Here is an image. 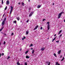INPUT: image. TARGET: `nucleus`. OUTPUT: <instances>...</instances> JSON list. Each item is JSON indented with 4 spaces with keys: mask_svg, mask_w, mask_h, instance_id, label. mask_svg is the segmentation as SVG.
Segmentation results:
<instances>
[{
    "mask_svg": "<svg viewBox=\"0 0 65 65\" xmlns=\"http://www.w3.org/2000/svg\"><path fill=\"white\" fill-rule=\"evenodd\" d=\"M44 48H42L41 50V51H44Z\"/></svg>",
    "mask_w": 65,
    "mask_h": 65,
    "instance_id": "nucleus-13",
    "label": "nucleus"
},
{
    "mask_svg": "<svg viewBox=\"0 0 65 65\" xmlns=\"http://www.w3.org/2000/svg\"><path fill=\"white\" fill-rule=\"evenodd\" d=\"M1 45V43L0 42V45Z\"/></svg>",
    "mask_w": 65,
    "mask_h": 65,
    "instance_id": "nucleus-55",
    "label": "nucleus"
},
{
    "mask_svg": "<svg viewBox=\"0 0 65 65\" xmlns=\"http://www.w3.org/2000/svg\"><path fill=\"white\" fill-rule=\"evenodd\" d=\"M33 46L32 44H31L30 45V46Z\"/></svg>",
    "mask_w": 65,
    "mask_h": 65,
    "instance_id": "nucleus-34",
    "label": "nucleus"
},
{
    "mask_svg": "<svg viewBox=\"0 0 65 65\" xmlns=\"http://www.w3.org/2000/svg\"><path fill=\"white\" fill-rule=\"evenodd\" d=\"M1 8V6H0V8Z\"/></svg>",
    "mask_w": 65,
    "mask_h": 65,
    "instance_id": "nucleus-58",
    "label": "nucleus"
},
{
    "mask_svg": "<svg viewBox=\"0 0 65 65\" xmlns=\"http://www.w3.org/2000/svg\"><path fill=\"white\" fill-rule=\"evenodd\" d=\"M5 15L4 14L3 15V17H4Z\"/></svg>",
    "mask_w": 65,
    "mask_h": 65,
    "instance_id": "nucleus-47",
    "label": "nucleus"
},
{
    "mask_svg": "<svg viewBox=\"0 0 65 65\" xmlns=\"http://www.w3.org/2000/svg\"><path fill=\"white\" fill-rule=\"evenodd\" d=\"M47 24L48 25H49V24H50V22H47Z\"/></svg>",
    "mask_w": 65,
    "mask_h": 65,
    "instance_id": "nucleus-31",
    "label": "nucleus"
},
{
    "mask_svg": "<svg viewBox=\"0 0 65 65\" xmlns=\"http://www.w3.org/2000/svg\"><path fill=\"white\" fill-rule=\"evenodd\" d=\"M58 62H57L56 63V65H60V64L58 63Z\"/></svg>",
    "mask_w": 65,
    "mask_h": 65,
    "instance_id": "nucleus-19",
    "label": "nucleus"
},
{
    "mask_svg": "<svg viewBox=\"0 0 65 65\" xmlns=\"http://www.w3.org/2000/svg\"><path fill=\"white\" fill-rule=\"evenodd\" d=\"M21 22H22V21H21Z\"/></svg>",
    "mask_w": 65,
    "mask_h": 65,
    "instance_id": "nucleus-57",
    "label": "nucleus"
},
{
    "mask_svg": "<svg viewBox=\"0 0 65 65\" xmlns=\"http://www.w3.org/2000/svg\"><path fill=\"white\" fill-rule=\"evenodd\" d=\"M33 49V48H31V50H32Z\"/></svg>",
    "mask_w": 65,
    "mask_h": 65,
    "instance_id": "nucleus-54",
    "label": "nucleus"
},
{
    "mask_svg": "<svg viewBox=\"0 0 65 65\" xmlns=\"http://www.w3.org/2000/svg\"><path fill=\"white\" fill-rule=\"evenodd\" d=\"M17 65H20V63H19V62H17Z\"/></svg>",
    "mask_w": 65,
    "mask_h": 65,
    "instance_id": "nucleus-21",
    "label": "nucleus"
},
{
    "mask_svg": "<svg viewBox=\"0 0 65 65\" xmlns=\"http://www.w3.org/2000/svg\"><path fill=\"white\" fill-rule=\"evenodd\" d=\"M25 65H27V63L26 62H25Z\"/></svg>",
    "mask_w": 65,
    "mask_h": 65,
    "instance_id": "nucleus-28",
    "label": "nucleus"
},
{
    "mask_svg": "<svg viewBox=\"0 0 65 65\" xmlns=\"http://www.w3.org/2000/svg\"><path fill=\"white\" fill-rule=\"evenodd\" d=\"M2 4H3V0H2Z\"/></svg>",
    "mask_w": 65,
    "mask_h": 65,
    "instance_id": "nucleus-30",
    "label": "nucleus"
},
{
    "mask_svg": "<svg viewBox=\"0 0 65 65\" xmlns=\"http://www.w3.org/2000/svg\"><path fill=\"white\" fill-rule=\"evenodd\" d=\"M42 27H41L40 28V30H42Z\"/></svg>",
    "mask_w": 65,
    "mask_h": 65,
    "instance_id": "nucleus-37",
    "label": "nucleus"
},
{
    "mask_svg": "<svg viewBox=\"0 0 65 65\" xmlns=\"http://www.w3.org/2000/svg\"><path fill=\"white\" fill-rule=\"evenodd\" d=\"M56 37H55L53 40L52 42H53L55 39H56Z\"/></svg>",
    "mask_w": 65,
    "mask_h": 65,
    "instance_id": "nucleus-18",
    "label": "nucleus"
},
{
    "mask_svg": "<svg viewBox=\"0 0 65 65\" xmlns=\"http://www.w3.org/2000/svg\"><path fill=\"white\" fill-rule=\"evenodd\" d=\"M45 20V19H43V21H44Z\"/></svg>",
    "mask_w": 65,
    "mask_h": 65,
    "instance_id": "nucleus-39",
    "label": "nucleus"
},
{
    "mask_svg": "<svg viewBox=\"0 0 65 65\" xmlns=\"http://www.w3.org/2000/svg\"><path fill=\"white\" fill-rule=\"evenodd\" d=\"M62 55H61L60 56V58H62Z\"/></svg>",
    "mask_w": 65,
    "mask_h": 65,
    "instance_id": "nucleus-48",
    "label": "nucleus"
},
{
    "mask_svg": "<svg viewBox=\"0 0 65 65\" xmlns=\"http://www.w3.org/2000/svg\"><path fill=\"white\" fill-rule=\"evenodd\" d=\"M20 51H22V48H21L20 50Z\"/></svg>",
    "mask_w": 65,
    "mask_h": 65,
    "instance_id": "nucleus-46",
    "label": "nucleus"
},
{
    "mask_svg": "<svg viewBox=\"0 0 65 65\" xmlns=\"http://www.w3.org/2000/svg\"><path fill=\"white\" fill-rule=\"evenodd\" d=\"M1 54L0 53V58L1 57Z\"/></svg>",
    "mask_w": 65,
    "mask_h": 65,
    "instance_id": "nucleus-43",
    "label": "nucleus"
},
{
    "mask_svg": "<svg viewBox=\"0 0 65 65\" xmlns=\"http://www.w3.org/2000/svg\"><path fill=\"white\" fill-rule=\"evenodd\" d=\"M48 65H50V63H49L48 64Z\"/></svg>",
    "mask_w": 65,
    "mask_h": 65,
    "instance_id": "nucleus-51",
    "label": "nucleus"
},
{
    "mask_svg": "<svg viewBox=\"0 0 65 65\" xmlns=\"http://www.w3.org/2000/svg\"><path fill=\"white\" fill-rule=\"evenodd\" d=\"M27 53H28V51H27L25 52V54H27Z\"/></svg>",
    "mask_w": 65,
    "mask_h": 65,
    "instance_id": "nucleus-22",
    "label": "nucleus"
},
{
    "mask_svg": "<svg viewBox=\"0 0 65 65\" xmlns=\"http://www.w3.org/2000/svg\"><path fill=\"white\" fill-rule=\"evenodd\" d=\"M13 24L14 23L15 24H16L17 23V21H13Z\"/></svg>",
    "mask_w": 65,
    "mask_h": 65,
    "instance_id": "nucleus-11",
    "label": "nucleus"
},
{
    "mask_svg": "<svg viewBox=\"0 0 65 65\" xmlns=\"http://www.w3.org/2000/svg\"><path fill=\"white\" fill-rule=\"evenodd\" d=\"M14 34H13V33H12V34L11 35H14Z\"/></svg>",
    "mask_w": 65,
    "mask_h": 65,
    "instance_id": "nucleus-38",
    "label": "nucleus"
},
{
    "mask_svg": "<svg viewBox=\"0 0 65 65\" xmlns=\"http://www.w3.org/2000/svg\"><path fill=\"white\" fill-rule=\"evenodd\" d=\"M64 57H63V58L61 60V61H63V60H64Z\"/></svg>",
    "mask_w": 65,
    "mask_h": 65,
    "instance_id": "nucleus-23",
    "label": "nucleus"
},
{
    "mask_svg": "<svg viewBox=\"0 0 65 65\" xmlns=\"http://www.w3.org/2000/svg\"><path fill=\"white\" fill-rule=\"evenodd\" d=\"M24 38H22V40H24Z\"/></svg>",
    "mask_w": 65,
    "mask_h": 65,
    "instance_id": "nucleus-49",
    "label": "nucleus"
},
{
    "mask_svg": "<svg viewBox=\"0 0 65 65\" xmlns=\"http://www.w3.org/2000/svg\"><path fill=\"white\" fill-rule=\"evenodd\" d=\"M3 28H4V27H3L1 28V29H0V32L1 31H2V30H3Z\"/></svg>",
    "mask_w": 65,
    "mask_h": 65,
    "instance_id": "nucleus-8",
    "label": "nucleus"
},
{
    "mask_svg": "<svg viewBox=\"0 0 65 65\" xmlns=\"http://www.w3.org/2000/svg\"><path fill=\"white\" fill-rule=\"evenodd\" d=\"M6 43V42H5V41H4V45H5V43Z\"/></svg>",
    "mask_w": 65,
    "mask_h": 65,
    "instance_id": "nucleus-29",
    "label": "nucleus"
},
{
    "mask_svg": "<svg viewBox=\"0 0 65 65\" xmlns=\"http://www.w3.org/2000/svg\"><path fill=\"white\" fill-rule=\"evenodd\" d=\"M6 9H7V6H6V8H5V10H6Z\"/></svg>",
    "mask_w": 65,
    "mask_h": 65,
    "instance_id": "nucleus-35",
    "label": "nucleus"
},
{
    "mask_svg": "<svg viewBox=\"0 0 65 65\" xmlns=\"http://www.w3.org/2000/svg\"><path fill=\"white\" fill-rule=\"evenodd\" d=\"M3 36H4V37H6V34L5 33H3Z\"/></svg>",
    "mask_w": 65,
    "mask_h": 65,
    "instance_id": "nucleus-9",
    "label": "nucleus"
},
{
    "mask_svg": "<svg viewBox=\"0 0 65 65\" xmlns=\"http://www.w3.org/2000/svg\"><path fill=\"white\" fill-rule=\"evenodd\" d=\"M50 25H48V26H47V28H48V30H49L50 29Z\"/></svg>",
    "mask_w": 65,
    "mask_h": 65,
    "instance_id": "nucleus-7",
    "label": "nucleus"
},
{
    "mask_svg": "<svg viewBox=\"0 0 65 65\" xmlns=\"http://www.w3.org/2000/svg\"><path fill=\"white\" fill-rule=\"evenodd\" d=\"M62 34H61L60 36H59V37H61V36H62Z\"/></svg>",
    "mask_w": 65,
    "mask_h": 65,
    "instance_id": "nucleus-33",
    "label": "nucleus"
},
{
    "mask_svg": "<svg viewBox=\"0 0 65 65\" xmlns=\"http://www.w3.org/2000/svg\"><path fill=\"white\" fill-rule=\"evenodd\" d=\"M31 8L30 7L29 8V10H31Z\"/></svg>",
    "mask_w": 65,
    "mask_h": 65,
    "instance_id": "nucleus-36",
    "label": "nucleus"
},
{
    "mask_svg": "<svg viewBox=\"0 0 65 65\" xmlns=\"http://www.w3.org/2000/svg\"><path fill=\"white\" fill-rule=\"evenodd\" d=\"M60 53H61V50H60L58 52V54H60Z\"/></svg>",
    "mask_w": 65,
    "mask_h": 65,
    "instance_id": "nucleus-12",
    "label": "nucleus"
},
{
    "mask_svg": "<svg viewBox=\"0 0 65 65\" xmlns=\"http://www.w3.org/2000/svg\"><path fill=\"white\" fill-rule=\"evenodd\" d=\"M9 1H7L6 2V4H7V5H9Z\"/></svg>",
    "mask_w": 65,
    "mask_h": 65,
    "instance_id": "nucleus-6",
    "label": "nucleus"
},
{
    "mask_svg": "<svg viewBox=\"0 0 65 65\" xmlns=\"http://www.w3.org/2000/svg\"><path fill=\"white\" fill-rule=\"evenodd\" d=\"M64 22H65V20H64Z\"/></svg>",
    "mask_w": 65,
    "mask_h": 65,
    "instance_id": "nucleus-53",
    "label": "nucleus"
},
{
    "mask_svg": "<svg viewBox=\"0 0 65 65\" xmlns=\"http://www.w3.org/2000/svg\"><path fill=\"white\" fill-rule=\"evenodd\" d=\"M1 45V43L0 42V45Z\"/></svg>",
    "mask_w": 65,
    "mask_h": 65,
    "instance_id": "nucleus-56",
    "label": "nucleus"
},
{
    "mask_svg": "<svg viewBox=\"0 0 65 65\" xmlns=\"http://www.w3.org/2000/svg\"><path fill=\"white\" fill-rule=\"evenodd\" d=\"M22 4L23 6H24V5H25V4H24V2H23L22 3Z\"/></svg>",
    "mask_w": 65,
    "mask_h": 65,
    "instance_id": "nucleus-17",
    "label": "nucleus"
},
{
    "mask_svg": "<svg viewBox=\"0 0 65 65\" xmlns=\"http://www.w3.org/2000/svg\"><path fill=\"white\" fill-rule=\"evenodd\" d=\"M38 27V25H37L34 29V30H35L37 29V28Z\"/></svg>",
    "mask_w": 65,
    "mask_h": 65,
    "instance_id": "nucleus-5",
    "label": "nucleus"
},
{
    "mask_svg": "<svg viewBox=\"0 0 65 65\" xmlns=\"http://www.w3.org/2000/svg\"><path fill=\"white\" fill-rule=\"evenodd\" d=\"M53 5H55V3H53Z\"/></svg>",
    "mask_w": 65,
    "mask_h": 65,
    "instance_id": "nucleus-45",
    "label": "nucleus"
},
{
    "mask_svg": "<svg viewBox=\"0 0 65 65\" xmlns=\"http://www.w3.org/2000/svg\"><path fill=\"white\" fill-rule=\"evenodd\" d=\"M29 19L27 20V21L26 23H28V22H29Z\"/></svg>",
    "mask_w": 65,
    "mask_h": 65,
    "instance_id": "nucleus-25",
    "label": "nucleus"
},
{
    "mask_svg": "<svg viewBox=\"0 0 65 65\" xmlns=\"http://www.w3.org/2000/svg\"><path fill=\"white\" fill-rule=\"evenodd\" d=\"M56 36V34H55V35H54V36Z\"/></svg>",
    "mask_w": 65,
    "mask_h": 65,
    "instance_id": "nucleus-50",
    "label": "nucleus"
},
{
    "mask_svg": "<svg viewBox=\"0 0 65 65\" xmlns=\"http://www.w3.org/2000/svg\"><path fill=\"white\" fill-rule=\"evenodd\" d=\"M24 39H26V37H24Z\"/></svg>",
    "mask_w": 65,
    "mask_h": 65,
    "instance_id": "nucleus-40",
    "label": "nucleus"
},
{
    "mask_svg": "<svg viewBox=\"0 0 65 65\" xmlns=\"http://www.w3.org/2000/svg\"><path fill=\"white\" fill-rule=\"evenodd\" d=\"M9 58H10V57H9V56H8L7 59H9Z\"/></svg>",
    "mask_w": 65,
    "mask_h": 65,
    "instance_id": "nucleus-32",
    "label": "nucleus"
},
{
    "mask_svg": "<svg viewBox=\"0 0 65 65\" xmlns=\"http://www.w3.org/2000/svg\"><path fill=\"white\" fill-rule=\"evenodd\" d=\"M62 30H60V31L59 32L61 33V32H62Z\"/></svg>",
    "mask_w": 65,
    "mask_h": 65,
    "instance_id": "nucleus-41",
    "label": "nucleus"
},
{
    "mask_svg": "<svg viewBox=\"0 0 65 65\" xmlns=\"http://www.w3.org/2000/svg\"><path fill=\"white\" fill-rule=\"evenodd\" d=\"M6 18H5V19L2 22V25L3 27V26H4V24H5V21H6Z\"/></svg>",
    "mask_w": 65,
    "mask_h": 65,
    "instance_id": "nucleus-1",
    "label": "nucleus"
},
{
    "mask_svg": "<svg viewBox=\"0 0 65 65\" xmlns=\"http://www.w3.org/2000/svg\"><path fill=\"white\" fill-rule=\"evenodd\" d=\"M63 13V12H62L58 14V19H59L61 17V16Z\"/></svg>",
    "mask_w": 65,
    "mask_h": 65,
    "instance_id": "nucleus-2",
    "label": "nucleus"
},
{
    "mask_svg": "<svg viewBox=\"0 0 65 65\" xmlns=\"http://www.w3.org/2000/svg\"><path fill=\"white\" fill-rule=\"evenodd\" d=\"M56 42H57V43H59V41H56Z\"/></svg>",
    "mask_w": 65,
    "mask_h": 65,
    "instance_id": "nucleus-27",
    "label": "nucleus"
},
{
    "mask_svg": "<svg viewBox=\"0 0 65 65\" xmlns=\"http://www.w3.org/2000/svg\"><path fill=\"white\" fill-rule=\"evenodd\" d=\"M29 58H30V57L29 56H26V59Z\"/></svg>",
    "mask_w": 65,
    "mask_h": 65,
    "instance_id": "nucleus-16",
    "label": "nucleus"
},
{
    "mask_svg": "<svg viewBox=\"0 0 65 65\" xmlns=\"http://www.w3.org/2000/svg\"><path fill=\"white\" fill-rule=\"evenodd\" d=\"M19 5H20L21 4V3H19Z\"/></svg>",
    "mask_w": 65,
    "mask_h": 65,
    "instance_id": "nucleus-42",
    "label": "nucleus"
},
{
    "mask_svg": "<svg viewBox=\"0 0 65 65\" xmlns=\"http://www.w3.org/2000/svg\"><path fill=\"white\" fill-rule=\"evenodd\" d=\"M4 53H2V54H1V56H4Z\"/></svg>",
    "mask_w": 65,
    "mask_h": 65,
    "instance_id": "nucleus-26",
    "label": "nucleus"
},
{
    "mask_svg": "<svg viewBox=\"0 0 65 65\" xmlns=\"http://www.w3.org/2000/svg\"><path fill=\"white\" fill-rule=\"evenodd\" d=\"M40 7H41V5H39V6H38L37 8H40Z\"/></svg>",
    "mask_w": 65,
    "mask_h": 65,
    "instance_id": "nucleus-14",
    "label": "nucleus"
},
{
    "mask_svg": "<svg viewBox=\"0 0 65 65\" xmlns=\"http://www.w3.org/2000/svg\"><path fill=\"white\" fill-rule=\"evenodd\" d=\"M11 10L10 11V14H11V12H12V11H13V7L11 6Z\"/></svg>",
    "mask_w": 65,
    "mask_h": 65,
    "instance_id": "nucleus-3",
    "label": "nucleus"
},
{
    "mask_svg": "<svg viewBox=\"0 0 65 65\" xmlns=\"http://www.w3.org/2000/svg\"><path fill=\"white\" fill-rule=\"evenodd\" d=\"M29 34V31H27L26 32V35H28V34Z\"/></svg>",
    "mask_w": 65,
    "mask_h": 65,
    "instance_id": "nucleus-10",
    "label": "nucleus"
},
{
    "mask_svg": "<svg viewBox=\"0 0 65 65\" xmlns=\"http://www.w3.org/2000/svg\"><path fill=\"white\" fill-rule=\"evenodd\" d=\"M34 50H32V54H34Z\"/></svg>",
    "mask_w": 65,
    "mask_h": 65,
    "instance_id": "nucleus-20",
    "label": "nucleus"
},
{
    "mask_svg": "<svg viewBox=\"0 0 65 65\" xmlns=\"http://www.w3.org/2000/svg\"><path fill=\"white\" fill-rule=\"evenodd\" d=\"M33 12H31L29 15V17H30L31 16H32V15L33 14Z\"/></svg>",
    "mask_w": 65,
    "mask_h": 65,
    "instance_id": "nucleus-4",
    "label": "nucleus"
},
{
    "mask_svg": "<svg viewBox=\"0 0 65 65\" xmlns=\"http://www.w3.org/2000/svg\"><path fill=\"white\" fill-rule=\"evenodd\" d=\"M17 19L18 20V21H19L20 20V17H18L17 18Z\"/></svg>",
    "mask_w": 65,
    "mask_h": 65,
    "instance_id": "nucleus-15",
    "label": "nucleus"
},
{
    "mask_svg": "<svg viewBox=\"0 0 65 65\" xmlns=\"http://www.w3.org/2000/svg\"><path fill=\"white\" fill-rule=\"evenodd\" d=\"M30 0H28V2H30Z\"/></svg>",
    "mask_w": 65,
    "mask_h": 65,
    "instance_id": "nucleus-52",
    "label": "nucleus"
},
{
    "mask_svg": "<svg viewBox=\"0 0 65 65\" xmlns=\"http://www.w3.org/2000/svg\"><path fill=\"white\" fill-rule=\"evenodd\" d=\"M54 56H55V57H57V56H56V54L55 53L54 54Z\"/></svg>",
    "mask_w": 65,
    "mask_h": 65,
    "instance_id": "nucleus-24",
    "label": "nucleus"
},
{
    "mask_svg": "<svg viewBox=\"0 0 65 65\" xmlns=\"http://www.w3.org/2000/svg\"><path fill=\"white\" fill-rule=\"evenodd\" d=\"M60 33H61V32H59L58 33V35H59V34H60Z\"/></svg>",
    "mask_w": 65,
    "mask_h": 65,
    "instance_id": "nucleus-44",
    "label": "nucleus"
}]
</instances>
